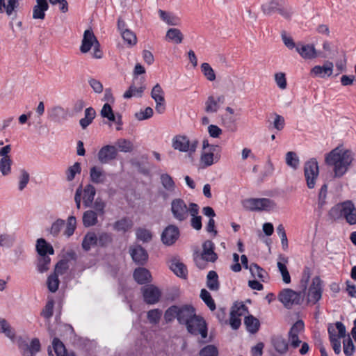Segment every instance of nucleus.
Masks as SVG:
<instances>
[{
	"label": "nucleus",
	"mask_w": 356,
	"mask_h": 356,
	"mask_svg": "<svg viewBox=\"0 0 356 356\" xmlns=\"http://www.w3.org/2000/svg\"><path fill=\"white\" fill-rule=\"evenodd\" d=\"M310 275H311L310 268L307 266H305L303 270V272H302V275L301 280L300 281V288L301 289L300 291H302V294L304 296H305V291L307 289V285H308V282L310 279Z\"/></svg>",
	"instance_id": "51"
},
{
	"label": "nucleus",
	"mask_w": 356,
	"mask_h": 356,
	"mask_svg": "<svg viewBox=\"0 0 356 356\" xmlns=\"http://www.w3.org/2000/svg\"><path fill=\"white\" fill-rule=\"evenodd\" d=\"M327 332L329 334V339L334 352L336 355L341 353V338H344L346 336V330L345 325L339 321L335 323V328L330 324L327 327Z\"/></svg>",
	"instance_id": "4"
},
{
	"label": "nucleus",
	"mask_w": 356,
	"mask_h": 356,
	"mask_svg": "<svg viewBox=\"0 0 356 356\" xmlns=\"http://www.w3.org/2000/svg\"><path fill=\"white\" fill-rule=\"evenodd\" d=\"M76 227V219L75 216H70L68 217L65 229L63 232V234L67 237H70L73 235Z\"/></svg>",
	"instance_id": "50"
},
{
	"label": "nucleus",
	"mask_w": 356,
	"mask_h": 356,
	"mask_svg": "<svg viewBox=\"0 0 356 356\" xmlns=\"http://www.w3.org/2000/svg\"><path fill=\"white\" fill-rule=\"evenodd\" d=\"M133 226V222L131 220L127 217H124L122 219L117 220L114 225L113 228L118 232H126Z\"/></svg>",
	"instance_id": "39"
},
{
	"label": "nucleus",
	"mask_w": 356,
	"mask_h": 356,
	"mask_svg": "<svg viewBox=\"0 0 356 356\" xmlns=\"http://www.w3.org/2000/svg\"><path fill=\"white\" fill-rule=\"evenodd\" d=\"M83 205L85 207H90L93 201L96 194V189L92 184H87L83 191Z\"/></svg>",
	"instance_id": "31"
},
{
	"label": "nucleus",
	"mask_w": 356,
	"mask_h": 356,
	"mask_svg": "<svg viewBox=\"0 0 356 356\" xmlns=\"http://www.w3.org/2000/svg\"><path fill=\"white\" fill-rule=\"evenodd\" d=\"M353 160L350 150L336 147L325 156V163L334 167V177H341L347 172Z\"/></svg>",
	"instance_id": "1"
},
{
	"label": "nucleus",
	"mask_w": 356,
	"mask_h": 356,
	"mask_svg": "<svg viewBox=\"0 0 356 356\" xmlns=\"http://www.w3.org/2000/svg\"><path fill=\"white\" fill-rule=\"evenodd\" d=\"M280 6L277 0H270L261 6V10L265 15H271L277 13Z\"/></svg>",
	"instance_id": "38"
},
{
	"label": "nucleus",
	"mask_w": 356,
	"mask_h": 356,
	"mask_svg": "<svg viewBox=\"0 0 356 356\" xmlns=\"http://www.w3.org/2000/svg\"><path fill=\"white\" fill-rule=\"evenodd\" d=\"M151 97L156 102V111L162 114L165 111L166 106L164 97V91L159 83H156L152 88Z\"/></svg>",
	"instance_id": "13"
},
{
	"label": "nucleus",
	"mask_w": 356,
	"mask_h": 356,
	"mask_svg": "<svg viewBox=\"0 0 356 356\" xmlns=\"http://www.w3.org/2000/svg\"><path fill=\"white\" fill-rule=\"evenodd\" d=\"M207 286L211 291H218L220 288L218 275L214 270H210L207 276Z\"/></svg>",
	"instance_id": "37"
},
{
	"label": "nucleus",
	"mask_w": 356,
	"mask_h": 356,
	"mask_svg": "<svg viewBox=\"0 0 356 356\" xmlns=\"http://www.w3.org/2000/svg\"><path fill=\"white\" fill-rule=\"evenodd\" d=\"M96 116V111L92 107H88L85 110V117L79 120V124L83 129H86L93 121Z\"/></svg>",
	"instance_id": "35"
},
{
	"label": "nucleus",
	"mask_w": 356,
	"mask_h": 356,
	"mask_svg": "<svg viewBox=\"0 0 356 356\" xmlns=\"http://www.w3.org/2000/svg\"><path fill=\"white\" fill-rule=\"evenodd\" d=\"M198 143L199 142L196 139L191 142L186 136L178 135L172 140V147L175 149L182 152H189L190 154L196 151Z\"/></svg>",
	"instance_id": "9"
},
{
	"label": "nucleus",
	"mask_w": 356,
	"mask_h": 356,
	"mask_svg": "<svg viewBox=\"0 0 356 356\" xmlns=\"http://www.w3.org/2000/svg\"><path fill=\"white\" fill-rule=\"evenodd\" d=\"M51 259L49 255L39 256L37 262V269L38 272L43 273L49 269Z\"/></svg>",
	"instance_id": "45"
},
{
	"label": "nucleus",
	"mask_w": 356,
	"mask_h": 356,
	"mask_svg": "<svg viewBox=\"0 0 356 356\" xmlns=\"http://www.w3.org/2000/svg\"><path fill=\"white\" fill-rule=\"evenodd\" d=\"M250 271L254 277H258L261 281H264L265 275L267 274L266 270L260 267L256 263H252L250 266Z\"/></svg>",
	"instance_id": "53"
},
{
	"label": "nucleus",
	"mask_w": 356,
	"mask_h": 356,
	"mask_svg": "<svg viewBox=\"0 0 356 356\" xmlns=\"http://www.w3.org/2000/svg\"><path fill=\"white\" fill-rule=\"evenodd\" d=\"M160 18L166 24L170 26H177L180 23V19L176 15L159 9L158 11Z\"/></svg>",
	"instance_id": "36"
},
{
	"label": "nucleus",
	"mask_w": 356,
	"mask_h": 356,
	"mask_svg": "<svg viewBox=\"0 0 356 356\" xmlns=\"http://www.w3.org/2000/svg\"><path fill=\"white\" fill-rule=\"evenodd\" d=\"M319 277H315L312 280V284L309 289L307 300L313 304H316L322 296V287Z\"/></svg>",
	"instance_id": "18"
},
{
	"label": "nucleus",
	"mask_w": 356,
	"mask_h": 356,
	"mask_svg": "<svg viewBox=\"0 0 356 356\" xmlns=\"http://www.w3.org/2000/svg\"><path fill=\"white\" fill-rule=\"evenodd\" d=\"M221 149L220 146H212L209 151H203L200 156V163L203 165V167L207 168L217 163L220 158Z\"/></svg>",
	"instance_id": "12"
},
{
	"label": "nucleus",
	"mask_w": 356,
	"mask_h": 356,
	"mask_svg": "<svg viewBox=\"0 0 356 356\" xmlns=\"http://www.w3.org/2000/svg\"><path fill=\"white\" fill-rule=\"evenodd\" d=\"M179 236V228L173 225L166 227L161 234V241L166 245H173Z\"/></svg>",
	"instance_id": "16"
},
{
	"label": "nucleus",
	"mask_w": 356,
	"mask_h": 356,
	"mask_svg": "<svg viewBox=\"0 0 356 356\" xmlns=\"http://www.w3.org/2000/svg\"><path fill=\"white\" fill-rule=\"evenodd\" d=\"M170 268L177 276L181 278H186L188 275L187 268L186 265L180 262L178 259L175 258L171 260Z\"/></svg>",
	"instance_id": "28"
},
{
	"label": "nucleus",
	"mask_w": 356,
	"mask_h": 356,
	"mask_svg": "<svg viewBox=\"0 0 356 356\" xmlns=\"http://www.w3.org/2000/svg\"><path fill=\"white\" fill-rule=\"evenodd\" d=\"M215 245L211 240L205 241L202 244L201 255L206 261L215 262L218 259V254L214 252Z\"/></svg>",
	"instance_id": "23"
},
{
	"label": "nucleus",
	"mask_w": 356,
	"mask_h": 356,
	"mask_svg": "<svg viewBox=\"0 0 356 356\" xmlns=\"http://www.w3.org/2000/svg\"><path fill=\"white\" fill-rule=\"evenodd\" d=\"M18 348L23 356H35L40 351L41 344L38 338H33L30 344L27 341L19 337L17 341Z\"/></svg>",
	"instance_id": "10"
},
{
	"label": "nucleus",
	"mask_w": 356,
	"mask_h": 356,
	"mask_svg": "<svg viewBox=\"0 0 356 356\" xmlns=\"http://www.w3.org/2000/svg\"><path fill=\"white\" fill-rule=\"evenodd\" d=\"M319 175L318 162L316 159H311L305 163L304 175L307 186L309 189L315 187L316 181Z\"/></svg>",
	"instance_id": "8"
},
{
	"label": "nucleus",
	"mask_w": 356,
	"mask_h": 356,
	"mask_svg": "<svg viewBox=\"0 0 356 356\" xmlns=\"http://www.w3.org/2000/svg\"><path fill=\"white\" fill-rule=\"evenodd\" d=\"M244 324L246 326L247 330L252 334H255L259 330V321L252 315L245 317Z\"/></svg>",
	"instance_id": "33"
},
{
	"label": "nucleus",
	"mask_w": 356,
	"mask_h": 356,
	"mask_svg": "<svg viewBox=\"0 0 356 356\" xmlns=\"http://www.w3.org/2000/svg\"><path fill=\"white\" fill-rule=\"evenodd\" d=\"M200 298L211 311H214L216 309V303L210 293L205 289L201 290Z\"/></svg>",
	"instance_id": "52"
},
{
	"label": "nucleus",
	"mask_w": 356,
	"mask_h": 356,
	"mask_svg": "<svg viewBox=\"0 0 356 356\" xmlns=\"http://www.w3.org/2000/svg\"><path fill=\"white\" fill-rule=\"evenodd\" d=\"M49 118L55 122H59L65 118V110L60 106L54 107L49 113Z\"/></svg>",
	"instance_id": "40"
},
{
	"label": "nucleus",
	"mask_w": 356,
	"mask_h": 356,
	"mask_svg": "<svg viewBox=\"0 0 356 356\" xmlns=\"http://www.w3.org/2000/svg\"><path fill=\"white\" fill-rule=\"evenodd\" d=\"M130 254L133 261L138 265L144 266L148 260V254L140 245L130 248Z\"/></svg>",
	"instance_id": "19"
},
{
	"label": "nucleus",
	"mask_w": 356,
	"mask_h": 356,
	"mask_svg": "<svg viewBox=\"0 0 356 356\" xmlns=\"http://www.w3.org/2000/svg\"><path fill=\"white\" fill-rule=\"evenodd\" d=\"M296 51L304 59H314L318 56L314 44H303L301 42L297 43Z\"/></svg>",
	"instance_id": "21"
},
{
	"label": "nucleus",
	"mask_w": 356,
	"mask_h": 356,
	"mask_svg": "<svg viewBox=\"0 0 356 356\" xmlns=\"http://www.w3.org/2000/svg\"><path fill=\"white\" fill-rule=\"evenodd\" d=\"M52 348L56 356H76L74 352L67 353L64 343L57 337L52 341Z\"/></svg>",
	"instance_id": "30"
},
{
	"label": "nucleus",
	"mask_w": 356,
	"mask_h": 356,
	"mask_svg": "<svg viewBox=\"0 0 356 356\" xmlns=\"http://www.w3.org/2000/svg\"><path fill=\"white\" fill-rule=\"evenodd\" d=\"M188 333L192 335H201L202 339L207 337L208 327L206 321L201 316L196 315L184 325Z\"/></svg>",
	"instance_id": "7"
},
{
	"label": "nucleus",
	"mask_w": 356,
	"mask_h": 356,
	"mask_svg": "<svg viewBox=\"0 0 356 356\" xmlns=\"http://www.w3.org/2000/svg\"><path fill=\"white\" fill-rule=\"evenodd\" d=\"M199 356H218V350L214 345H207L200 350Z\"/></svg>",
	"instance_id": "59"
},
{
	"label": "nucleus",
	"mask_w": 356,
	"mask_h": 356,
	"mask_svg": "<svg viewBox=\"0 0 356 356\" xmlns=\"http://www.w3.org/2000/svg\"><path fill=\"white\" fill-rule=\"evenodd\" d=\"M205 111L207 113H216L219 108L217 101L213 96H209L205 102Z\"/></svg>",
	"instance_id": "61"
},
{
	"label": "nucleus",
	"mask_w": 356,
	"mask_h": 356,
	"mask_svg": "<svg viewBox=\"0 0 356 356\" xmlns=\"http://www.w3.org/2000/svg\"><path fill=\"white\" fill-rule=\"evenodd\" d=\"M327 188L328 186L326 183L323 184L320 188L318 195V207L319 209H322L326 204Z\"/></svg>",
	"instance_id": "57"
},
{
	"label": "nucleus",
	"mask_w": 356,
	"mask_h": 356,
	"mask_svg": "<svg viewBox=\"0 0 356 356\" xmlns=\"http://www.w3.org/2000/svg\"><path fill=\"white\" fill-rule=\"evenodd\" d=\"M242 315V313H237V311H235L234 307H232L230 312L229 324L233 330H237L241 326V320L240 316Z\"/></svg>",
	"instance_id": "49"
},
{
	"label": "nucleus",
	"mask_w": 356,
	"mask_h": 356,
	"mask_svg": "<svg viewBox=\"0 0 356 356\" xmlns=\"http://www.w3.org/2000/svg\"><path fill=\"white\" fill-rule=\"evenodd\" d=\"M90 179L94 184H103L106 181V177L102 168L93 166L90 170Z\"/></svg>",
	"instance_id": "29"
},
{
	"label": "nucleus",
	"mask_w": 356,
	"mask_h": 356,
	"mask_svg": "<svg viewBox=\"0 0 356 356\" xmlns=\"http://www.w3.org/2000/svg\"><path fill=\"white\" fill-rule=\"evenodd\" d=\"M133 277L139 284H145L152 282V275L149 270L143 267L136 268Z\"/></svg>",
	"instance_id": "24"
},
{
	"label": "nucleus",
	"mask_w": 356,
	"mask_h": 356,
	"mask_svg": "<svg viewBox=\"0 0 356 356\" xmlns=\"http://www.w3.org/2000/svg\"><path fill=\"white\" fill-rule=\"evenodd\" d=\"M328 216L333 220L343 218L350 225H356V207L351 200H346L332 207Z\"/></svg>",
	"instance_id": "3"
},
{
	"label": "nucleus",
	"mask_w": 356,
	"mask_h": 356,
	"mask_svg": "<svg viewBox=\"0 0 356 356\" xmlns=\"http://www.w3.org/2000/svg\"><path fill=\"white\" fill-rule=\"evenodd\" d=\"M144 78H140L139 81L134 80L128 88L124 93L123 97L124 99H130L133 97H141L144 90H145V85L144 84Z\"/></svg>",
	"instance_id": "15"
},
{
	"label": "nucleus",
	"mask_w": 356,
	"mask_h": 356,
	"mask_svg": "<svg viewBox=\"0 0 356 356\" xmlns=\"http://www.w3.org/2000/svg\"><path fill=\"white\" fill-rule=\"evenodd\" d=\"M166 38L176 44H180L184 39V35L179 29L171 28L167 31Z\"/></svg>",
	"instance_id": "41"
},
{
	"label": "nucleus",
	"mask_w": 356,
	"mask_h": 356,
	"mask_svg": "<svg viewBox=\"0 0 356 356\" xmlns=\"http://www.w3.org/2000/svg\"><path fill=\"white\" fill-rule=\"evenodd\" d=\"M171 211L173 217L180 222L184 221L188 218V207L184 200L181 198H176L172 201Z\"/></svg>",
	"instance_id": "11"
},
{
	"label": "nucleus",
	"mask_w": 356,
	"mask_h": 356,
	"mask_svg": "<svg viewBox=\"0 0 356 356\" xmlns=\"http://www.w3.org/2000/svg\"><path fill=\"white\" fill-rule=\"evenodd\" d=\"M54 305V300L51 299L48 300L47 302L46 303V305L41 312V316L46 319H49L53 316Z\"/></svg>",
	"instance_id": "64"
},
{
	"label": "nucleus",
	"mask_w": 356,
	"mask_h": 356,
	"mask_svg": "<svg viewBox=\"0 0 356 356\" xmlns=\"http://www.w3.org/2000/svg\"><path fill=\"white\" fill-rule=\"evenodd\" d=\"M333 63L327 61L323 66L316 65L312 70L311 74L316 76L325 77V76H330L332 74Z\"/></svg>",
	"instance_id": "26"
},
{
	"label": "nucleus",
	"mask_w": 356,
	"mask_h": 356,
	"mask_svg": "<svg viewBox=\"0 0 356 356\" xmlns=\"http://www.w3.org/2000/svg\"><path fill=\"white\" fill-rule=\"evenodd\" d=\"M13 160L10 156H3L0 159V172L3 176H7L11 172Z\"/></svg>",
	"instance_id": "43"
},
{
	"label": "nucleus",
	"mask_w": 356,
	"mask_h": 356,
	"mask_svg": "<svg viewBox=\"0 0 356 356\" xmlns=\"http://www.w3.org/2000/svg\"><path fill=\"white\" fill-rule=\"evenodd\" d=\"M201 70L204 76L210 81L216 79V74L211 65L207 63H203L201 65Z\"/></svg>",
	"instance_id": "58"
},
{
	"label": "nucleus",
	"mask_w": 356,
	"mask_h": 356,
	"mask_svg": "<svg viewBox=\"0 0 356 356\" xmlns=\"http://www.w3.org/2000/svg\"><path fill=\"white\" fill-rule=\"evenodd\" d=\"M243 207L249 211H270L276 207L275 202L268 198H248L242 201Z\"/></svg>",
	"instance_id": "5"
},
{
	"label": "nucleus",
	"mask_w": 356,
	"mask_h": 356,
	"mask_svg": "<svg viewBox=\"0 0 356 356\" xmlns=\"http://www.w3.org/2000/svg\"><path fill=\"white\" fill-rule=\"evenodd\" d=\"M95 245H97V236L95 232H89L83 238L82 248L85 251H89Z\"/></svg>",
	"instance_id": "34"
},
{
	"label": "nucleus",
	"mask_w": 356,
	"mask_h": 356,
	"mask_svg": "<svg viewBox=\"0 0 356 356\" xmlns=\"http://www.w3.org/2000/svg\"><path fill=\"white\" fill-rule=\"evenodd\" d=\"M136 238L143 243H148L152 239V232L145 228L139 227L136 230Z\"/></svg>",
	"instance_id": "47"
},
{
	"label": "nucleus",
	"mask_w": 356,
	"mask_h": 356,
	"mask_svg": "<svg viewBox=\"0 0 356 356\" xmlns=\"http://www.w3.org/2000/svg\"><path fill=\"white\" fill-rule=\"evenodd\" d=\"M81 172V166L79 162H75L74 165L70 166L65 171L66 179L68 181L74 179L76 174Z\"/></svg>",
	"instance_id": "44"
},
{
	"label": "nucleus",
	"mask_w": 356,
	"mask_h": 356,
	"mask_svg": "<svg viewBox=\"0 0 356 356\" xmlns=\"http://www.w3.org/2000/svg\"><path fill=\"white\" fill-rule=\"evenodd\" d=\"M343 353L346 356L353 355L355 350V346L349 335L346 339H343Z\"/></svg>",
	"instance_id": "60"
},
{
	"label": "nucleus",
	"mask_w": 356,
	"mask_h": 356,
	"mask_svg": "<svg viewBox=\"0 0 356 356\" xmlns=\"http://www.w3.org/2000/svg\"><path fill=\"white\" fill-rule=\"evenodd\" d=\"M142 293L144 301L149 305H153L159 302L161 295L158 287L152 284L146 285L143 287Z\"/></svg>",
	"instance_id": "14"
},
{
	"label": "nucleus",
	"mask_w": 356,
	"mask_h": 356,
	"mask_svg": "<svg viewBox=\"0 0 356 356\" xmlns=\"http://www.w3.org/2000/svg\"><path fill=\"white\" fill-rule=\"evenodd\" d=\"M160 179L162 186L165 190L170 192H172L175 190V183L170 175L168 173L162 174L160 177Z\"/></svg>",
	"instance_id": "46"
},
{
	"label": "nucleus",
	"mask_w": 356,
	"mask_h": 356,
	"mask_svg": "<svg viewBox=\"0 0 356 356\" xmlns=\"http://www.w3.org/2000/svg\"><path fill=\"white\" fill-rule=\"evenodd\" d=\"M101 115L104 118H107L111 122L115 121V115L111 105L108 103L103 106L101 110Z\"/></svg>",
	"instance_id": "63"
},
{
	"label": "nucleus",
	"mask_w": 356,
	"mask_h": 356,
	"mask_svg": "<svg viewBox=\"0 0 356 356\" xmlns=\"http://www.w3.org/2000/svg\"><path fill=\"white\" fill-rule=\"evenodd\" d=\"M286 163L293 169H297L299 165V159L296 153L294 152H288L286 154Z\"/></svg>",
	"instance_id": "62"
},
{
	"label": "nucleus",
	"mask_w": 356,
	"mask_h": 356,
	"mask_svg": "<svg viewBox=\"0 0 356 356\" xmlns=\"http://www.w3.org/2000/svg\"><path fill=\"white\" fill-rule=\"evenodd\" d=\"M113 243V235L108 232L99 233L97 236V245L102 248H106Z\"/></svg>",
	"instance_id": "42"
},
{
	"label": "nucleus",
	"mask_w": 356,
	"mask_h": 356,
	"mask_svg": "<svg viewBox=\"0 0 356 356\" xmlns=\"http://www.w3.org/2000/svg\"><path fill=\"white\" fill-rule=\"evenodd\" d=\"M0 332L4 333L9 339L13 340L15 333L5 318H0Z\"/></svg>",
	"instance_id": "48"
},
{
	"label": "nucleus",
	"mask_w": 356,
	"mask_h": 356,
	"mask_svg": "<svg viewBox=\"0 0 356 356\" xmlns=\"http://www.w3.org/2000/svg\"><path fill=\"white\" fill-rule=\"evenodd\" d=\"M162 312L159 309H154L147 312V317L149 322L152 324L156 325L159 323Z\"/></svg>",
	"instance_id": "56"
},
{
	"label": "nucleus",
	"mask_w": 356,
	"mask_h": 356,
	"mask_svg": "<svg viewBox=\"0 0 356 356\" xmlns=\"http://www.w3.org/2000/svg\"><path fill=\"white\" fill-rule=\"evenodd\" d=\"M59 283H60V281L58 280V275L53 273L47 277V288H48L49 291L52 293H54L58 290Z\"/></svg>",
	"instance_id": "54"
},
{
	"label": "nucleus",
	"mask_w": 356,
	"mask_h": 356,
	"mask_svg": "<svg viewBox=\"0 0 356 356\" xmlns=\"http://www.w3.org/2000/svg\"><path fill=\"white\" fill-rule=\"evenodd\" d=\"M49 9L47 0H36V5L33 8V18L35 19H44L45 12Z\"/></svg>",
	"instance_id": "25"
},
{
	"label": "nucleus",
	"mask_w": 356,
	"mask_h": 356,
	"mask_svg": "<svg viewBox=\"0 0 356 356\" xmlns=\"http://www.w3.org/2000/svg\"><path fill=\"white\" fill-rule=\"evenodd\" d=\"M65 225V221L64 220L60 218L57 219L52 223L49 229V233L54 237L58 236Z\"/></svg>",
	"instance_id": "55"
},
{
	"label": "nucleus",
	"mask_w": 356,
	"mask_h": 356,
	"mask_svg": "<svg viewBox=\"0 0 356 356\" xmlns=\"http://www.w3.org/2000/svg\"><path fill=\"white\" fill-rule=\"evenodd\" d=\"M195 307L191 305H172L164 313V320L167 323L177 318L180 325H185L196 316Z\"/></svg>",
	"instance_id": "2"
},
{
	"label": "nucleus",
	"mask_w": 356,
	"mask_h": 356,
	"mask_svg": "<svg viewBox=\"0 0 356 356\" xmlns=\"http://www.w3.org/2000/svg\"><path fill=\"white\" fill-rule=\"evenodd\" d=\"M95 44L99 45V41L92 31L90 29L86 30L80 47L81 52L83 54L88 52Z\"/></svg>",
	"instance_id": "20"
},
{
	"label": "nucleus",
	"mask_w": 356,
	"mask_h": 356,
	"mask_svg": "<svg viewBox=\"0 0 356 356\" xmlns=\"http://www.w3.org/2000/svg\"><path fill=\"white\" fill-rule=\"evenodd\" d=\"M36 251L39 256L53 255L54 254V250L52 245L42 238L37 241Z\"/></svg>",
	"instance_id": "27"
},
{
	"label": "nucleus",
	"mask_w": 356,
	"mask_h": 356,
	"mask_svg": "<svg viewBox=\"0 0 356 356\" xmlns=\"http://www.w3.org/2000/svg\"><path fill=\"white\" fill-rule=\"evenodd\" d=\"M278 300L287 309H291L293 305H300L303 300L302 291H295L291 289H284L278 294Z\"/></svg>",
	"instance_id": "6"
},
{
	"label": "nucleus",
	"mask_w": 356,
	"mask_h": 356,
	"mask_svg": "<svg viewBox=\"0 0 356 356\" xmlns=\"http://www.w3.org/2000/svg\"><path fill=\"white\" fill-rule=\"evenodd\" d=\"M118 150L113 145H107L102 147L97 154L99 162L102 164L108 163L116 159Z\"/></svg>",
	"instance_id": "17"
},
{
	"label": "nucleus",
	"mask_w": 356,
	"mask_h": 356,
	"mask_svg": "<svg viewBox=\"0 0 356 356\" xmlns=\"http://www.w3.org/2000/svg\"><path fill=\"white\" fill-rule=\"evenodd\" d=\"M97 213H96L93 210H87L86 211L82 217L83 225L85 227H90L95 225L97 222Z\"/></svg>",
	"instance_id": "32"
},
{
	"label": "nucleus",
	"mask_w": 356,
	"mask_h": 356,
	"mask_svg": "<svg viewBox=\"0 0 356 356\" xmlns=\"http://www.w3.org/2000/svg\"><path fill=\"white\" fill-rule=\"evenodd\" d=\"M270 343L276 352L284 355L289 350V343L282 335H273L270 338Z\"/></svg>",
	"instance_id": "22"
}]
</instances>
